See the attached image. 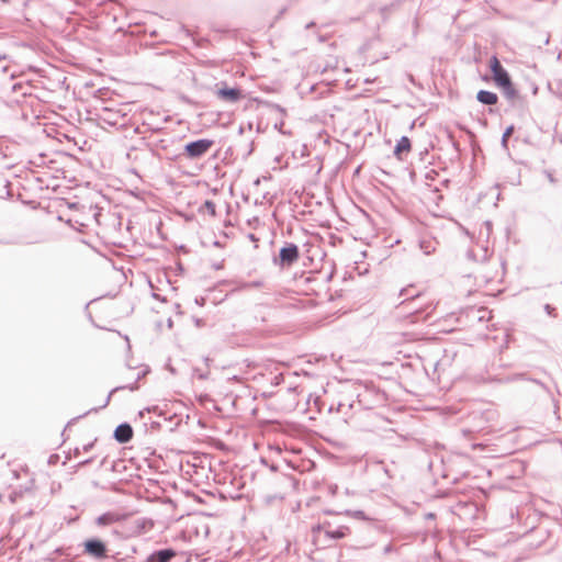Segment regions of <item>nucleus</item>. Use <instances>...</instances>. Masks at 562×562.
I'll return each mask as SVG.
<instances>
[{"mask_svg":"<svg viewBox=\"0 0 562 562\" xmlns=\"http://www.w3.org/2000/svg\"><path fill=\"white\" fill-rule=\"evenodd\" d=\"M513 132H514V126H513V125L508 126V127L505 130V132H504V134H503V136H502V145H503L504 147H507L508 138L510 137V135L513 134Z\"/></svg>","mask_w":562,"mask_h":562,"instance_id":"obj_14","label":"nucleus"},{"mask_svg":"<svg viewBox=\"0 0 562 562\" xmlns=\"http://www.w3.org/2000/svg\"><path fill=\"white\" fill-rule=\"evenodd\" d=\"M544 310H546V312H547L549 315H554V314H553V312H554V307H553V306H551L550 304H546Z\"/></svg>","mask_w":562,"mask_h":562,"instance_id":"obj_17","label":"nucleus"},{"mask_svg":"<svg viewBox=\"0 0 562 562\" xmlns=\"http://www.w3.org/2000/svg\"><path fill=\"white\" fill-rule=\"evenodd\" d=\"M487 240H486V245H483L482 248L484 249L485 251V255H484V258H486V252H487V249H488V246H487Z\"/></svg>","mask_w":562,"mask_h":562,"instance_id":"obj_21","label":"nucleus"},{"mask_svg":"<svg viewBox=\"0 0 562 562\" xmlns=\"http://www.w3.org/2000/svg\"><path fill=\"white\" fill-rule=\"evenodd\" d=\"M5 57L4 56H0V61H2Z\"/></svg>","mask_w":562,"mask_h":562,"instance_id":"obj_25","label":"nucleus"},{"mask_svg":"<svg viewBox=\"0 0 562 562\" xmlns=\"http://www.w3.org/2000/svg\"><path fill=\"white\" fill-rule=\"evenodd\" d=\"M167 325H168V327H169V328H171V327H172L173 323H172V319H171V318H168V321H167Z\"/></svg>","mask_w":562,"mask_h":562,"instance_id":"obj_23","label":"nucleus"},{"mask_svg":"<svg viewBox=\"0 0 562 562\" xmlns=\"http://www.w3.org/2000/svg\"><path fill=\"white\" fill-rule=\"evenodd\" d=\"M203 206L210 213L211 216L216 215L215 204L212 201H205Z\"/></svg>","mask_w":562,"mask_h":562,"instance_id":"obj_15","label":"nucleus"},{"mask_svg":"<svg viewBox=\"0 0 562 562\" xmlns=\"http://www.w3.org/2000/svg\"><path fill=\"white\" fill-rule=\"evenodd\" d=\"M133 437V429L128 424H121L114 431V438L121 442H128Z\"/></svg>","mask_w":562,"mask_h":562,"instance_id":"obj_8","label":"nucleus"},{"mask_svg":"<svg viewBox=\"0 0 562 562\" xmlns=\"http://www.w3.org/2000/svg\"><path fill=\"white\" fill-rule=\"evenodd\" d=\"M499 87L503 88L504 90V94L507 99L509 100H513L517 97V91L516 89L513 87L512 85V81L509 80V83L508 85H501Z\"/></svg>","mask_w":562,"mask_h":562,"instance_id":"obj_12","label":"nucleus"},{"mask_svg":"<svg viewBox=\"0 0 562 562\" xmlns=\"http://www.w3.org/2000/svg\"><path fill=\"white\" fill-rule=\"evenodd\" d=\"M491 233H492V224H491V222H485L480 229V237L485 236L486 238H488Z\"/></svg>","mask_w":562,"mask_h":562,"instance_id":"obj_13","label":"nucleus"},{"mask_svg":"<svg viewBox=\"0 0 562 562\" xmlns=\"http://www.w3.org/2000/svg\"><path fill=\"white\" fill-rule=\"evenodd\" d=\"M476 99L479 102L486 104V105H493L497 103L498 97L496 93L486 91V90H480L476 94Z\"/></svg>","mask_w":562,"mask_h":562,"instance_id":"obj_10","label":"nucleus"},{"mask_svg":"<svg viewBox=\"0 0 562 562\" xmlns=\"http://www.w3.org/2000/svg\"><path fill=\"white\" fill-rule=\"evenodd\" d=\"M214 94L220 101L231 104L237 103L245 98L241 89L229 87L226 82L217 83Z\"/></svg>","mask_w":562,"mask_h":562,"instance_id":"obj_2","label":"nucleus"},{"mask_svg":"<svg viewBox=\"0 0 562 562\" xmlns=\"http://www.w3.org/2000/svg\"><path fill=\"white\" fill-rule=\"evenodd\" d=\"M491 71L493 74V79L497 86L508 85L509 83V75L501 65L498 58L493 56L490 61Z\"/></svg>","mask_w":562,"mask_h":562,"instance_id":"obj_5","label":"nucleus"},{"mask_svg":"<svg viewBox=\"0 0 562 562\" xmlns=\"http://www.w3.org/2000/svg\"><path fill=\"white\" fill-rule=\"evenodd\" d=\"M85 553L95 559H104L106 557V547L98 539H89L85 542Z\"/></svg>","mask_w":562,"mask_h":562,"instance_id":"obj_6","label":"nucleus"},{"mask_svg":"<svg viewBox=\"0 0 562 562\" xmlns=\"http://www.w3.org/2000/svg\"><path fill=\"white\" fill-rule=\"evenodd\" d=\"M547 175V178L548 180L551 182V183H555V178L553 177L552 172L551 171H547L546 172Z\"/></svg>","mask_w":562,"mask_h":562,"instance_id":"obj_18","label":"nucleus"},{"mask_svg":"<svg viewBox=\"0 0 562 562\" xmlns=\"http://www.w3.org/2000/svg\"><path fill=\"white\" fill-rule=\"evenodd\" d=\"M299 248L294 244H288L285 247L280 249L278 265L281 267H290L297 261Z\"/></svg>","mask_w":562,"mask_h":562,"instance_id":"obj_4","label":"nucleus"},{"mask_svg":"<svg viewBox=\"0 0 562 562\" xmlns=\"http://www.w3.org/2000/svg\"><path fill=\"white\" fill-rule=\"evenodd\" d=\"M127 518L126 514H122L119 512H108L102 514L95 519V522L98 526H110L115 522L124 521Z\"/></svg>","mask_w":562,"mask_h":562,"instance_id":"obj_7","label":"nucleus"},{"mask_svg":"<svg viewBox=\"0 0 562 562\" xmlns=\"http://www.w3.org/2000/svg\"><path fill=\"white\" fill-rule=\"evenodd\" d=\"M348 516H351L357 519H366V515L362 510L347 512Z\"/></svg>","mask_w":562,"mask_h":562,"instance_id":"obj_16","label":"nucleus"},{"mask_svg":"<svg viewBox=\"0 0 562 562\" xmlns=\"http://www.w3.org/2000/svg\"><path fill=\"white\" fill-rule=\"evenodd\" d=\"M251 285H252V286H256V288H259V286H261V285H262V283H261V282H259V281H256V282L251 283Z\"/></svg>","mask_w":562,"mask_h":562,"instance_id":"obj_22","label":"nucleus"},{"mask_svg":"<svg viewBox=\"0 0 562 562\" xmlns=\"http://www.w3.org/2000/svg\"><path fill=\"white\" fill-rule=\"evenodd\" d=\"M409 289H403L401 291V296L408 295Z\"/></svg>","mask_w":562,"mask_h":562,"instance_id":"obj_20","label":"nucleus"},{"mask_svg":"<svg viewBox=\"0 0 562 562\" xmlns=\"http://www.w3.org/2000/svg\"><path fill=\"white\" fill-rule=\"evenodd\" d=\"M213 144V140L206 138L191 142L184 146V155L191 159L200 158L211 149Z\"/></svg>","mask_w":562,"mask_h":562,"instance_id":"obj_3","label":"nucleus"},{"mask_svg":"<svg viewBox=\"0 0 562 562\" xmlns=\"http://www.w3.org/2000/svg\"><path fill=\"white\" fill-rule=\"evenodd\" d=\"M175 557L171 549L159 550L150 554L145 562H169Z\"/></svg>","mask_w":562,"mask_h":562,"instance_id":"obj_9","label":"nucleus"},{"mask_svg":"<svg viewBox=\"0 0 562 562\" xmlns=\"http://www.w3.org/2000/svg\"><path fill=\"white\" fill-rule=\"evenodd\" d=\"M350 529L344 525H335L331 521H323L312 528V542L317 548L330 547L333 542L347 537Z\"/></svg>","mask_w":562,"mask_h":562,"instance_id":"obj_1","label":"nucleus"},{"mask_svg":"<svg viewBox=\"0 0 562 562\" xmlns=\"http://www.w3.org/2000/svg\"><path fill=\"white\" fill-rule=\"evenodd\" d=\"M418 295H419L418 293H415V294L409 295V297H417Z\"/></svg>","mask_w":562,"mask_h":562,"instance_id":"obj_24","label":"nucleus"},{"mask_svg":"<svg viewBox=\"0 0 562 562\" xmlns=\"http://www.w3.org/2000/svg\"><path fill=\"white\" fill-rule=\"evenodd\" d=\"M126 386H122V389H125ZM131 391H134L137 389V385L136 384H133L131 386H127ZM117 390H121V387H115L112 392H115Z\"/></svg>","mask_w":562,"mask_h":562,"instance_id":"obj_19","label":"nucleus"},{"mask_svg":"<svg viewBox=\"0 0 562 562\" xmlns=\"http://www.w3.org/2000/svg\"><path fill=\"white\" fill-rule=\"evenodd\" d=\"M411 151V140L406 136H402L394 148V155L401 158L403 153Z\"/></svg>","mask_w":562,"mask_h":562,"instance_id":"obj_11","label":"nucleus"}]
</instances>
